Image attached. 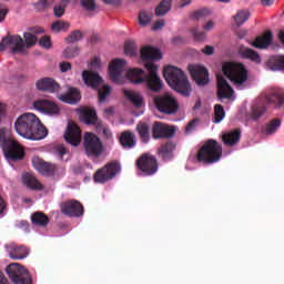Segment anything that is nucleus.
<instances>
[{
  "label": "nucleus",
  "instance_id": "a878e982",
  "mask_svg": "<svg viewBox=\"0 0 284 284\" xmlns=\"http://www.w3.org/2000/svg\"><path fill=\"white\" fill-rule=\"evenodd\" d=\"M120 144L124 150H132L136 148V135L132 131H123L120 134Z\"/></svg>",
  "mask_w": 284,
  "mask_h": 284
},
{
  "label": "nucleus",
  "instance_id": "e2e57ef3",
  "mask_svg": "<svg viewBox=\"0 0 284 284\" xmlns=\"http://www.w3.org/2000/svg\"><path fill=\"white\" fill-rule=\"evenodd\" d=\"M8 8L0 4V23L6 20Z\"/></svg>",
  "mask_w": 284,
  "mask_h": 284
},
{
  "label": "nucleus",
  "instance_id": "dca6fc26",
  "mask_svg": "<svg viewBox=\"0 0 284 284\" xmlns=\"http://www.w3.org/2000/svg\"><path fill=\"white\" fill-rule=\"evenodd\" d=\"M64 141L72 145L73 148H78L81 143V128L74 122H69L65 133Z\"/></svg>",
  "mask_w": 284,
  "mask_h": 284
},
{
  "label": "nucleus",
  "instance_id": "393cba45",
  "mask_svg": "<svg viewBox=\"0 0 284 284\" xmlns=\"http://www.w3.org/2000/svg\"><path fill=\"white\" fill-rule=\"evenodd\" d=\"M274 36L272 31H267L263 36H258L252 43L253 48H257V50H265V48H270L272 45V41Z\"/></svg>",
  "mask_w": 284,
  "mask_h": 284
},
{
  "label": "nucleus",
  "instance_id": "f03ea898",
  "mask_svg": "<svg viewBox=\"0 0 284 284\" xmlns=\"http://www.w3.org/2000/svg\"><path fill=\"white\" fill-rule=\"evenodd\" d=\"M14 130L24 139L41 141L48 136V129L33 113H23L14 122Z\"/></svg>",
  "mask_w": 284,
  "mask_h": 284
},
{
  "label": "nucleus",
  "instance_id": "ddd939ff",
  "mask_svg": "<svg viewBox=\"0 0 284 284\" xmlns=\"http://www.w3.org/2000/svg\"><path fill=\"white\" fill-rule=\"evenodd\" d=\"M189 72L193 81H195L196 85H200V88H203L210 83V73L205 67L199 64H190Z\"/></svg>",
  "mask_w": 284,
  "mask_h": 284
},
{
  "label": "nucleus",
  "instance_id": "49530a36",
  "mask_svg": "<svg viewBox=\"0 0 284 284\" xmlns=\"http://www.w3.org/2000/svg\"><path fill=\"white\" fill-rule=\"evenodd\" d=\"M83 39V32L81 30L72 31L69 37H67V43H77V41H81Z\"/></svg>",
  "mask_w": 284,
  "mask_h": 284
},
{
  "label": "nucleus",
  "instance_id": "a18cd8bd",
  "mask_svg": "<svg viewBox=\"0 0 284 284\" xmlns=\"http://www.w3.org/2000/svg\"><path fill=\"white\" fill-rule=\"evenodd\" d=\"M124 53L126 57H136V44L132 41H126L124 44Z\"/></svg>",
  "mask_w": 284,
  "mask_h": 284
},
{
  "label": "nucleus",
  "instance_id": "cd10ccee",
  "mask_svg": "<svg viewBox=\"0 0 284 284\" xmlns=\"http://www.w3.org/2000/svg\"><path fill=\"white\" fill-rule=\"evenodd\" d=\"M266 67L273 72H284V55H273L268 58Z\"/></svg>",
  "mask_w": 284,
  "mask_h": 284
},
{
  "label": "nucleus",
  "instance_id": "3c124183",
  "mask_svg": "<svg viewBox=\"0 0 284 284\" xmlns=\"http://www.w3.org/2000/svg\"><path fill=\"white\" fill-rule=\"evenodd\" d=\"M81 6L84 10L92 12V10H97V3L94 0H81Z\"/></svg>",
  "mask_w": 284,
  "mask_h": 284
},
{
  "label": "nucleus",
  "instance_id": "2f4dec72",
  "mask_svg": "<svg viewBox=\"0 0 284 284\" xmlns=\"http://www.w3.org/2000/svg\"><path fill=\"white\" fill-rule=\"evenodd\" d=\"M175 148L176 146L174 145V143L166 142L159 149V154L163 159V161H172V158L174 156L172 152H174Z\"/></svg>",
  "mask_w": 284,
  "mask_h": 284
},
{
  "label": "nucleus",
  "instance_id": "bf43d9fd",
  "mask_svg": "<svg viewBox=\"0 0 284 284\" xmlns=\"http://www.w3.org/2000/svg\"><path fill=\"white\" fill-rule=\"evenodd\" d=\"M203 54H206V57H212L214 54V47L212 45H205V48L202 49Z\"/></svg>",
  "mask_w": 284,
  "mask_h": 284
},
{
  "label": "nucleus",
  "instance_id": "37998d69",
  "mask_svg": "<svg viewBox=\"0 0 284 284\" xmlns=\"http://www.w3.org/2000/svg\"><path fill=\"white\" fill-rule=\"evenodd\" d=\"M153 17H154V14L152 12L141 11L139 13L140 26H148V23H150V21H152Z\"/></svg>",
  "mask_w": 284,
  "mask_h": 284
},
{
  "label": "nucleus",
  "instance_id": "423d86ee",
  "mask_svg": "<svg viewBox=\"0 0 284 284\" xmlns=\"http://www.w3.org/2000/svg\"><path fill=\"white\" fill-rule=\"evenodd\" d=\"M223 156V146L216 140H207L197 151L196 159L199 163L212 165L219 163Z\"/></svg>",
  "mask_w": 284,
  "mask_h": 284
},
{
  "label": "nucleus",
  "instance_id": "0eeeda50",
  "mask_svg": "<svg viewBox=\"0 0 284 284\" xmlns=\"http://www.w3.org/2000/svg\"><path fill=\"white\" fill-rule=\"evenodd\" d=\"M83 148L87 156L90 159H100L103 155L104 148L101 138L94 133L84 134Z\"/></svg>",
  "mask_w": 284,
  "mask_h": 284
},
{
  "label": "nucleus",
  "instance_id": "b1692460",
  "mask_svg": "<svg viewBox=\"0 0 284 284\" xmlns=\"http://www.w3.org/2000/svg\"><path fill=\"white\" fill-rule=\"evenodd\" d=\"M237 54L241 57V59H246L247 61H252V63H261V55L258 52L254 51V49L240 45Z\"/></svg>",
  "mask_w": 284,
  "mask_h": 284
},
{
  "label": "nucleus",
  "instance_id": "5fc2aeb1",
  "mask_svg": "<svg viewBox=\"0 0 284 284\" xmlns=\"http://www.w3.org/2000/svg\"><path fill=\"white\" fill-rule=\"evenodd\" d=\"M267 109L265 106L253 108V119H261Z\"/></svg>",
  "mask_w": 284,
  "mask_h": 284
},
{
  "label": "nucleus",
  "instance_id": "4d7b16f0",
  "mask_svg": "<svg viewBox=\"0 0 284 284\" xmlns=\"http://www.w3.org/2000/svg\"><path fill=\"white\" fill-rule=\"evenodd\" d=\"M57 153H58V156H60V159H63V156H65V154H68V149L65 148V145L63 144H59L57 148Z\"/></svg>",
  "mask_w": 284,
  "mask_h": 284
},
{
  "label": "nucleus",
  "instance_id": "7c9ffc66",
  "mask_svg": "<svg viewBox=\"0 0 284 284\" xmlns=\"http://www.w3.org/2000/svg\"><path fill=\"white\" fill-rule=\"evenodd\" d=\"M123 94L129 101H131L134 108H141V105H143V97L141 93L124 89Z\"/></svg>",
  "mask_w": 284,
  "mask_h": 284
},
{
  "label": "nucleus",
  "instance_id": "2eb2a0df",
  "mask_svg": "<svg viewBox=\"0 0 284 284\" xmlns=\"http://www.w3.org/2000/svg\"><path fill=\"white\" fill-rule=\"evenodd\" d=\"M123 70H125V60L115 59L109 65V77L113 83H123Z\"/></svg>",
  "mask_w": 284,
  "mask_h": 284
},
{
  "label": "nucleus",
  "instance_id": "c03bdc74",
  "mask_svg": "<svg viewBox=\"0 0 284 284\" xmlns=\"http://www.w3.org/2000/svg\"><path fill=\"white\" fill-rule=\"evenodd\" d=\"M23 38H24V48H32L34 45H37V36L30 33V32H27L23 34Z\"/></svg>",
  "mask_w": 284,
  "mask_h": 284
},
{
  "label": "nucleus",
  "instance_id": "412c9836",
  "mask_svg": "<svg viewBox=\"0 0 284 284\" xmlns=\"http://www.w3.org/2000/svg\"><path fill=\"white\" fill-rule=\"evenodd\" d=\"M36 88L40 92H50L51 94H54V92H59L61 85H59L52 78H42L37 81Z\"/></svg>",
  "mask_w": 284,
  "mask_h": 284
},
{
  "label": "nucleus",
  "instance_id": "69168bd1",
  "mask_svg": "<svg viewBox=\"0 0 284 284\" xmlns=\"http://www.w3.org/2000/svg\"><path fill=\"white\" fill-rule=\"evenodd\" d=\"M213 29H214V21L212 20L207 21L203 27V30H205V32H210V30H213Z\"/></svg>",
  "mask_w": 284,
  "mask_h": 284
},
{
  "label": "nucleus",
  "instance_id": "a211bd4d",
  "mask_svg": "<svg viewBox=\"0 0 284 284\" xmlns=\"http://www.w3.org/2000/svg\"><path fill=\"white\" fill-rule=\"evenodd\" d=\"M174 132V128L163 124V122H154L152 128L153 139H172Z\"/></svg>",
  "mask_w": 284,
  "mask_h": 284
},
{
  "label": "nucleus",
  "instance_id": "e433bc0d",
  "mask_svg": "<svg viewBox=\"0 0 284 284\" xmlns=\"http://www.w3.org/2000/svg\"><path fill=\"white\" fill-rule=\"evenodd\" d=\"M250 17H252L250 10H240L236 12L235 16H233V20L235 22V26H237V28H241V26L248 21Z\"/></svg>",
  "mask_w": 284,
  "mask_h": 284
},
{
  "label": "nucleus",
  "instance_id": "c85d7f7f",
  "mask_svg": "<svg viewBox=\"0 0 284 284\" xmlns=\"http://www.w3.org/2000/svg\"><path fill=\"white\" fill-rule=\"evenodd\" d=\"M30 251L26 246H14L12 245L9 250V256L13 261H21L23 258H28Z\"/></svg>",
  "mask_w": 284,
  "mask_h": 284
},
{
  "label": "nucleus",
  "instance_id": "603ef678",
  "mask_svg": "<svg viewBox=\"0 0 284 284\" xmlns=\"http://www.w3.org/2000/svg\"><path fill=\"white\" fill-rule=\"evenodd\" d=\"M191 32L195 41H205V31H199V28H193Z\"/></svg>",
  "mask_w": 284,
  "mask_h": 284
},
{
  "label": "nucleus",
  "instance_id": "8fccbe9b",
  "mask_svg": "<svg viewBox=\"0 0 284 284\" xmlns=\"http://www.w3.org/2000/svg\"><path fill=\"white\" fill-rule=\"evenodd\" d=\"M205 17H210V9H200L192 13V19L199 21V19H203Z\"/></svg>",
  "mask_w": 284,
  "mask_h": 284
},
{
  "label": "nucleus",
  "instance_id": "20e7f679",
  "mask_svg": "<svg viewBox=\"0 0 284 284\" xmlns=\"http://www.w3.org/2000/svg\"><path fill=\"white\" fill-rule=\"evenodd\" d=\"M222 72L231 83L236 88V90H245L247 88V79L250 74L247 73V68L241 62H225L222 65Z\"/></svg>",
  "mask_w": 284,
  "mask_h": 284
},
{
  "label": "nucleus",
  "instance_id": "f8f14e48",
  "mask_svg": "<svg viewBox=\"0 0 284 284\" xmlns=\"http://www.w3.org/2000/svg\"><path fill=\"white\" fill-rule=\"evenodd\" d=\"M26 48V42L21 36H11L8 34L0 42V52L4 50H10L11 54L22 53Z\"/></svg>",
  "mask_w": 284,
  "mask_h": 284
},
{
  "label": "nucleus",
  "instance_id": "f3484780",
  "mask_svg": "<svg viewBox=\"0 0 284 284\" xmlns=\"http://www.w3.org/2000/svg\"><path fill=\"white\" fill-rule=\"evenodd\" d=\"M265 102L274 105L276 110H284V91L282 89H271L265 94Z\"/></svg>",
  "mask_w": 284,
  "mask_h": 284
},
{
  "label": "nucleus",
  "instance_id": "58836bf2",
  "mask_svg": "<svg viewBox=\"0 0 284 284\" xmlns=\"http://www.w3.org/2000/svg\"><path fill=\"white\" fill-rule=\"evenodd\" d=\"M225 119V109L221 104L214 105V119L213 123H221Z\"/></svg>",
  "mask_w": 284,
  "mask_h": 284
},
{
  "label": "nucleus",
  "instance_id": "1a4fd4ad",
  "mask_svg": "<svg viewBox=\"0 0 284 284\" xmlns=\"http://www.w3.org/2000/svg\"><path fill=\"white\" fill-rule=\"evenodd\" d=\"M7 274L14 284H32L30 272L19 263H12L7 267Z\"/></svg>",
  "mask_w": 284,
  "mask_h": 284
},
{
  "label": "nucleus",
  "instance_id": "de8ad7c7",
  "mask_svg": "<svg viewBox=\"0 0 284 284\" xmlns=\"http://www.w3.org/2000/svg\"><path fill=\"white\" fill-rule=\"evenodd\" d=\"M70 28V23L58 20L51 24V30L53 32H61V30H68Z\"/></svg>",
  "mask_w": 284,
  "mask_h": 284
},
{
  "label": "nucleus",
  "instance_id": "6e6552de",
  "mask_svg": "<svg viewBox=\"0 0 284 284\" xmlns=\"http://www.w3.org/2000/svg\"><path fill=\"white\" fill-rule=\"evenodd\" d=\"M153 103L161 114H166L172 116L179 112V100H176L172 94L156 95L153 99Z\"/></svg>",
  "mask_w": 284,
  "mask_h": 284
},
{
  "label": "nucleus",
  "instance_id": "72a5a7b5",
  "mask_svg": "<svg viewBox=\"0 0 284 284\" xmlns=\"http://www.w3.org/2000/svg\"><path fill=\"white\" fill-rule=\"evenodd\" d=\"M82 121L87 123V125H94L97 124V121L99 120V116H97V111L93 109H84L81 112Z\"/></svg>",
  "mask_w": 284,
  "mask_h": 284
},
{
  "label": "nucleus",
  "instance_id": "864d4df0",
  "mask_svg": "<svg viewBox=\"0 0 284 284\" xmlns=\"http://www.w3.org/2000/svg\"><path fill=\"white\" fill-rule=\"evenodd\" d=\"M48 6H49L48 0H40L33 4L37 12H43L48 10Z\"/></svg>",
  "mask_w": 284,
  "mask_h": 284
},
{
  "label": "nucleus",
  "instance_id": "774afa93",
  "mask_svg": "<svg viewBox=\"0 0 284 284\" xmlns=\"http://www.w3.org/2000/svg\"><path fill=\"white\" fill-rule=\"evenodd\" d=\"M103 134H104V136H106L108 139H112V131H110V129L104 128V129H103Z\"/></svg>",
  "mask_w": 284,
  "mask_h": 284
},
{
  "label": "nucleus",
  "instance_id": "f257e3e1",
  "mask_svg": "<svg viewBox=\"0 0 284 284\" xmlns=\"http://www.w3.org/2000/svg\"><path fill=\"white\" fill-rule=\"evenodd\" d=\"M161 50L151 45L144 47L141 50V59L145 61L144 65L148 74L142 69H131L125 73L126 79H129L130 83L134 84L146 83V88L151 92L163 90V82H161V78L156 72L159 67L152 62L161 60Z\"/></svg>",
  "mask_w": 284,
  "mask_h": 284
},
{
  "label": "nucleus",
  "instance_id": "6e6d98bb",
  "mask_svg": "<svg viewBox=\"0 0 284 284\" xmlns=\"http://www.w3.org/2000/svg\"><path fill=\"white\" fill-rule=\"evenodd\" d=\"M39 45H41L42 48H51L52 42L50 41V37L48 36L42 37L39 41Z\"/></svg>",
  "mask_w": 284,
  "mask_h": 284
},
{
  "label": "nucleus",
  "instance_id": "7ed1b4c3",
  "mask_svg": "<svg viewBox=\"0 0 284 284\" xmlns=\"http://www.w3.org/2000/svg\"><path fill=\"white\" fill-rule=\"evenodd\" d=\"M164 79L166 83L182 94V97H190L192 93V85H190V80H187V75L183 72V70L168 65L163 71Z\"/></svg>",
  "mask_w": 284,
  "mask_h": 284
},
{
  "label": "nucleus",
  "instance_id": "79ce46f5",
  "mask_svg": "<svg viewBox=\"0 0 284 284\" xmlns=\"http://www.w3.org/2000/svg\"><path fill=\"white\" fill-rule=\"evenodd\" d=\"M65 8H68V2L65 0L61 1L59 4H55L53 8V14L58 19H61L65 14Z\"/></svg>",
  "mask_w": 284,
  "mask_h": 284
},
{
  "label": "nucleus",
  "instance_id": "4468645a",
  "mask_svg": "<svg viewBox=\"0 0 284 284\" xmlns=\"http://www.w3.org/2000/svg\"><path fill=\"white\" fill-rule=\"evenodd\" d=\"M61 212L65 216H71L73 219H79L83 216V204L77 200H69L63 202L61 205Z\"/></svg>",
  "mask_w": 284,
  "mask_h": 284
},
{
  "label": "nucleus",
  "instance_id": "bb28decb",
  "mask_svg": "<svg viewBox=\"0 0 284 284\" xmlns=\"http://www.w3.org/2000/svg\"><path fill=\"white\" fill-rule=\"evenodd\" d=\"M222 141L224 145H227V148H232L233 145H236L239 141H241V130L235 129L230 132H226L222 135Z\"/></svg>",
  "mask_w": 284,
  "mask_h": 284
},
{
  "label": "nucleus",
  "instance_id": "4be33fe9",
  "mask_svg": "<svg viewBox=\"0 0 284 284\" xmlns=\"http://www.w3.org/2000/svg\"><path fill=\"white\" fill-rule=\"evenodd\" d=\"M82 79L85 85H88V88H92V90H99V85L103 83V79L101 78V75L90 70H84L82 72Z\"/></svg>",
  "mask_w": 284,
  "mask_h": 284
},
{
  "label": "nucleus",
  "instance_id": "338daca9",
  "mask_svg": "<svg viewBox=\"0 0 284 284\" xmlns=\"http://www.w3.org/2000/svg\"><path fill=\"white\" fill-rule=\"evenodd\" d=\"M0 284H10V282H8V278H6V275H3L2 272H0Z\"/></svg>",
  "mask_w": 284,
  "mask_h": 284
},
{
  "label": "nucleus",
  "instance_id": "c9c22d12",
  "mask_svg": "<svg viewBox=\"0 0 284 284\" xmlns=\"http://www.w3.org/2000/svg\"><path fill=\"white\" fill-rule=\"evenodd\" d=\"M23 183L29 187L30 190H43V184L37 180L32 174H24L23 175Z\"/></svg>",
  "mask_w": 284,
  "mask_h": 284
},
{
  "label": "nucleus",
  "instance_id": "9d476101",
  "mask_svg": "<svg viewBox=\"0 0 284 284\" xmlns=\"http://www.w3.org/2000/svg\"><path fill=\"white\" fill-rule=\"evenodd\" d=\"M135 165L144 176H154L159 172V162L154 155L150 153L142 154L135 162Z\"/></svg>",
  "mask_w": 284,
  "mask_h": 284
},
{
  "label": "nucleus",
  "instance_id": "ea45409f",
  "mask_svg": "<svg viewBox=\"0 0 284 284\" xmlns=\"http://www.w3.org/2000/svg\"><path fill=\"white\" fill-rule=\"evenodd\" d=\"M278 128H281V120L278 119H273L270 121L268 124H266L265 128V134L271 135V134H275L276 130H278Z\"/></svg>",
  "mask_w": 284,
  "mask_h": 284
},
{
  "label": "nucleus",
  "instance_id": "aec40b11",
  "mask_svg": "<svg viewBox=\"0 0 284 284\" xmlns=\"http://www.w3.org/2000/svg\"><path fill=\"white\" fill-rule=\"evenodd\" d=\"M34 110L39 112H44V114H59V105L54 102L45 99H40L33 102Z\"/></svg>",
  "mask_w": 284,
  "mask_h": 284
},
{
  "label": "nucleus",
  "instance_id": "a19ab883",
  "mask_svg": "<svg viewBox=\"0 0 284 284\" xmlns=\"http://www.w3.org/2000/svg\"><path fill=\"white\" fill-rule=\"evenodd\" d=\"M112 92V88L110 85H103L101 89L98 90V97L100 103H105V99L110 97Z\"/></svg>",
  "mask_w": 284,
  "mask_h": 284
},
{
  "label": "nucleus",
  "instance_id": "4c0bfd02",
  "mask_svg": "<svg viewBox=\"0 0 284 284\" xmlns=\"http://www.w3.org/2000/svg\"><path fill=\"white\" fill-rule=\"evenodd\" d=\"M169 10H172V0H162L155 8V17H165Z\"/></svg>",
  "mask_w": 284,
  "mask_h": 284
},
{
  "label": "nucleus",
  "instance_id": "473e14b6",
  "mask_svg": "<svg viewBox=\"0 0 284 284\" xmlns=\"http://www.w3.org/2000/svg\"><path fill=\"white\" fill-rule=\"evenodd\" d=\"M31 221L33 225H38L39 227H47V225L50 223V217H48L45 213L38 211L32 214Z\"/></svg>",
  "mask_w": 284,
  "mask_h": 284
},
{
  "label": "nucleus",
  "instance_id": "09e8293b",
  "mask_svg": "<svg viewBox=\"0 0 284 284\" xmlns=\"http://www.w3.org/2000/svg\"><path fill=\"white\" fill-rule=\"evenodd\" d=\"M64 59H74V57H79V47H68L63 51Z\"/></svg>",
  "mask_w": 284,
  "mask_h": 284
},
{
  "label": "nucleus",
  "instance_id": "39448f33",
  "mask_svg": "<svg viewBox=\"0 0 284 284\" xmlns=\"http://www.w3.org/2000/svg\"><path fill=\"white\" fill-rule=\"evenodd\" d=\"M0 148H2L6 159L10 161H21L26 156L23 148L12 138L8 129H0Z\"/></svg>",
  "mask_w": 284,
  "mask_h": 284
},
{
  "label": "nucleus",
  "instance_id": "680f3d73",
  "mask_svg": "<svg viewBox=\"0 0 284 284\" xmlns=\"http://www.w3.org/2000/svg\"><path fill=\"white\" fill-rule=\"evenodd\" d=\"M69 70H72V64L70 62L60 63V71L61 72H68Z\"/></svg>",
  "mask_w": 284,
  "mask_h": 284
},
{
  "label": "nucleus",
  "instance_id": "6ab92c4d",
  "mask_svg": "<svg viewBox=\"0 0 284 284\" xmlns=\"http://www.w3.org/2000/svg\"><path fill=\"white\" fill-rule=\"evenodd\" d=\"M234 97V89L223 75H217V99H232Z\"/></svg>",
  "mask_w": 284,
  "mask_h": 284
},
{
  "label": "nucleus",
  "instance_id": "c756f323",
  "mask_svg": "<svg viewBox=\"0 0 284 284\" xmlns=\"http://www.w3.org/2000/svg\"><path fill=\"white\" fill-rule=\"evenodd\" d=\"M60 101L74 105L81 101V93L77 89L71 88L67 93L60 95Z\"/></svg>",
  "mask_w": 284,
  "mask_h": 284
},
{
  "label": "nucleus",
  "instance_id": "9b49d317",
  "mask_svg": "<svg viewBox=\"0 0 284 284\" xmlns=\"http://www.w3.org/2000/svg\"><path fill=\"white\" fill-rule=\"evenodd\" d=\"M120 172L121 164H119V162H109L95 172L93 181H95V183H108V181H112Z\"/></svg>",
  "mask_w": 284,
  "mask_h": 284
},
{
  "label": "nucleus",
  "instance_id": "5701e85b",
  "mask_svg": "<svg viewBox=\"0 0 284 284\" xmlns=\"http://www.w3.org/2000/svg\"><path fill=\"white\" fill-rule=\"evenodd\" d=\"M31 163L33 168H36V170L40 172V174H54V170H57V166L54 164L45 162L39 156H34Z\"/></svg>",
  "mask_w": 284,
  "mask_h": 284
},
{
  "label": "nucleus",
  "instance_id": "13d9d810",
  "mask_svg": "<svg viewBox=\"0 0 284 284\" xmlns=\"http://www.w3.org/2000/svg\"><path fill=\"white\" fill-rule=\"evenodd\" d=\"M196 123H199V120H196V119H194L187 123V125L185 128L186 134H190V132H192L196 128Z\"/></svg>",
  "mask_w": 284,
  "mask_h": 284
},
{
  "label": "nucleus",
  "instance_id": "f704fd0d",
  "mask_svg": "<svg viewBox=\"0 0 284 284\" xmlns=\"http://www.w3.org/2000/svg\"><path fill=\"white\" fill-rule=\"evenodd\" d=\"M136 132L142 143H150V125L145 122H140L136 125Z\"/></svg>",
  "mask_w": 284,
  "mask_h": 284
},
{
  "label": "nucleus",
  "instance_id": "052dcab7",
  "mask_svg": "<svg viewBox=\"0 0 284 284\" xmlns=\"http://www.w3.org/2000/svg\"><path fill=\"white\" fill-rule=\"evenodd\" d=\"M91 67L94 68V70H101V59L99 58H93L91 60Z\"/></svg>",
  "mask_w": 284,
  "mask_h": 284
},
{
  "label": "nucleus",
  "instance_id": "0e129e2a",
  "mask_svg": "<svg viewBox=\"0 0 284 284\" xmlns=\"http://www.w3.org/2000/svg\"><path fill=\"white\" fill-rule=\"evenodd\" d=\"M165 26V20H158L154 22L152 30H161Z\"/></svg>",
  "mask_w": 284,
  "mask_h": 284
}]
</instances>
